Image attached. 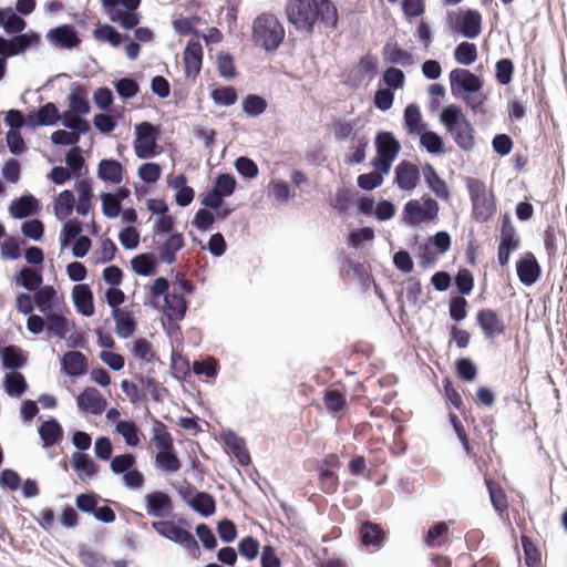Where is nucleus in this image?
<instances>
[{
  "label": "nucleus",
  "instance_id": "nucleus-1",
  "mask_svg": "<svg viewBox=\"0 0 567 567\" xmlns=\"http://www.w3.org/2000/svg\"><path fill=\"white\" fill-rule=\"evenodd\" d=\"M285 13L289 23L309 34L313 33L317 22L332 31L339 23L338 9L331 0H289Z\"/></svg>",
  "mask_w": 567,
  "mask_h": 567
},
{
  "label": "nucleus",
  "instance_id": "nucleus-2",
  "mask_svg": "<svg viewBox=\"0 0 567 567\" xmlns=\"http://www.w3.org/2000/svg\"><path fill=\"white\" fill-rule=\"evenodd\" d=\"M251 38L256 47L266 51H276L285 39V29L270 13L259 14L252 22Z\"/></svg>",
  "mask_w": 567,
  "mask_h": 567
},
{
  "label": "nucleus",
  "instance_id": "nucleus-3",
  "mask_svg": "<svg viewBox=\"0 0 567 567\" xmlns=\"http://www.w3.org/2000/svg\"><path fill=\"white\" fill-rule=\"evenodd\" d=\"M466 187L472 203L473 219L477 223H486L496 212L493 192H487L485 183L473 177L467 179Z\"/></svg>",
  "mask_w": 567,
  "mask_h": 567
},
{
  "label": "nucleus",
  "instance_id": "nucleus-4",
  "mask_svg": "<svg viewBox=\"0 0 567 567\" xmlns=\"http://www.w3.org/2000/svg\"><path fill=\"white\" fill-rule=\"evenodd\" d=\"M142 0H101L104 12L112 22L125 30L137 28L141 14L137 12Z\"/></svg>",
  "mask_w": 567,
  "mask_h": 567
},
{
  "label": "nucleus",
  "instance_id": "nucleus-5",
  "mask_svg": "<svg viewBox=\"0 0 567 567\" xmlns=\"http://www.w3.org/2000/svg\"><path fill=\"white\" fill-rule=\"evenodd\" d=\"M421 200L422 204L417 199H410L404 204L402 221L405 225L416 227L422 223L437 219L439 203L427 194H424Z\"/></svg>",
  "mask_w": 567,
  "mask_h": 567
},
{
  "label": "nucleus",
  "instance_id": "nucleus-6",
  "mask_svg": "<svg viewBox=\"0 0 567 567\" xmlns=\"http://www.w3.org/2000/svg\"><path fill=\"white\" fill-rule=\"evenodd\" d=\"M161 136L159 126L143 121L135 125V140L133 147L140 159L153 158L159 154L157 141Z\"/></svg>",
  "mask_w": 567,
  "mask_h": 567
},
{
  "label": "nucleus",
  "instance_id": "nucleus-7",
  "mask_svg": "<svg viewBox=\"0 0 567 567\" xmlns=\"http://www.w3.org/2000/svg\"><path fill=\"white\" fill-rule=\"evenodd\" d=\"M151 525L162 537L186 548L194 558L200 556L198 543L190 532L176 526L171 520H155Z\"/></svg>",
  "mask_w": 567,
  "mask_h": 567
},
{
  "label": "nucleus",
  "instance_id": "nucleus-8",
  "mask_svg": "<svg viewBox=\"0 0 567 567\" xmlns=\"http://www.w3.org/2000/svg\"><path fill=\"white\" fill-rule=\"evenodd\" d=\"M451 94L460 99L467 93H478L484 86V79L467 69L456 68L449 74Z\"/></svg>",
  "mask_w": 567,
  "mask_h": 567
},
{
  "label": "nucleus",
  "instance_id": "nucleus-9",
  "mask_svg": "<svg viewBox=\"0 0 567 567\" xmlns=\"http://www.w3.org/2000/svg\"><path fill=\"white\" fill-rule=\"evenodd\" d=\"M9 35V38L0 35L1 51L7 60L23 54L27 50L38 45L41 41L40 33L34 30Z\"/></svg>",
  "mask_w": 567,
  "mask_h": 567
},
{
  "label": "nucleus",
  "instance_id": "nucleus-10",
  "mask_svg": "<svg viewBox=\"0 0 567 567\" xmlns=\"http://www.w3.org/2000/svg\"><path fill=\"white\" fill-rule=\"evenodd\" d=\"M451 28L453 31L460 33L467 39H476L482 31V16L475 9H466L460 11L455 17V22H452V14L447 16Z\"/></svg>",
  "mask_w": 567,
  "mask_h": 567
},
{
  "label": "nucleus",
  "instance_id": "nucleus-11",
  "mask_svg": "<svg viewBox=\"0 0 567 567\" xmlns=\"http://www.w3.org/2000/svg\"><path fill=\"white\" fill-rule=\"evenodd\" d=\"M45 38L53 47L63 50H72L81 44L79 32L73 24L69 23L50 29Z\"/></svg>",
  "mask_w": 567,
  "mask_h": 567
},
{
  "label": "nucleus",
  "instance_id": "nucleus-12",
  "mask_svg": "<svg viewBox=\"0 0 567 567\" xmlns=\"http://www.w3.org/2000/svg\"><path fill=\"white\" fill-rule=\"evenodd\" d=\"M146 513L156 518H167L173 515V502L171 496L163 491H154L144 497Z\"/></svg>",
  "mask_w": 567,
  "mask_h": 567
},
{
  "label": "nucleus",
  "instance_id": "nucleus-13",
  "mask_svg": "<svg viewBox=\"0 0 567 567\" xmlns=\"http://www.w3.org/2000/svg\"><path fill=\"white\" fill-rule=\"evenodd\" d=\"M76 404L81 412L101 415L107 406V401L96 388L86 386L78 396Z\"/></svg>",
  "mask_w": 567,
  "mask_h": 567
},
{
  "label": "nucleus",
  "instance_id": "nucleus-14",
  "mask_svg": "<svg viewBox=\"0 0 567 567\" xmlns=\"http://www.w3.org/2000/svg\"><path fill=\"white\" fill-rule=\"evenodd\" d=\"M220 439L227 451L237 460L240 466H247L250 464V454L243 437L228 429L220 433Z\"/></svg>",
  "mask_w": 567,
  "mask_h": 567
},
{
  "label": "nucleus",
  "instance_id": "nucleus-15",
  "mask_svg": "<svg viewBox=\"0 0 567 567\" xmlns=\"http://www.w3.org/2000/svg\"><path fill=\"white\" fill-rule=\"evenodd\" d=\"M394 183L401 190L411 192L420 183V171L411 162L404 159L394 169Z\"/></svg>",
  "mask_w": 567,
  "mask_h": 567
},
{
  "label": "nucleus",
  "instance_id": "nucleus-16",
  "mask_svg": "<svg viewBox=\"0 0 567 567\" xmlns=\"http://www.w3.org/2000/svg\"><path fill=\"white\" fill-rule=\"evenodd\" d=\"M516 272L519 281L526 287H530L537 282L542 269L533 252H526L517 260Z\"/></svg>",
  "mask_w": 567,
  "mask_h": 567
},
{
  "label": "nucleus",
  "instance_id": "nucleus-17",
  "mask_svg": "<svg viewBox=\"0 0 567 567\" xmlns=\"http://www.w3.org/2000/svg\"><path fill=\"white\" fill-rule=\"evenodd\" d=\"M340 466L339 461L336 456H331L329 458H324L321 461L318 472H319V481L320 488L326 494H333L337 492L339 486V478L336 474L334 470Z\"/></svg>",
  "mask_w": 567,
  "mask_h": 567
},
{
  "label": "nucleus",
  "instance_id": "nucleus-18",
  "mask_svg": "<svg viewBox=\"0 0 567 567\" xmlns=\"http://www.w3.org/2000/svg\"><path fill=\"white\" fill-rule=\"evenodd\" d=\"M41 209L40 200L30 193L13 199L9 205V214L14 219H24L35 215Z\"/></svg>",
  "mask_w": 567,
  "mask_h": 567
},
{
  "label": "nucleus",
  "instance_id": "nucleus-19",
  "mask_svg": "<svg viewBox=\"0 0 567 567\" xmlns=\"http://www.w3.org/2000/svg\"><path fill=\"white\" fill-rule=\"evenodd\" d=\"M476 320L486 339H494L505 332L506 327L495 310L481 309Z\"/></svg>",
  "mask_w": 567,
  "mask_h": 567
},
{
  "label": "nucleus",
  "instance_id": "nucleus-20",
  "mask_svg": "<svg viewBox=\"0 0 567 567\" xmlns=\"http://www.w3.org/2000/svg\"><path fill=\"white\" fill-rule=\"evenodd\" d=\"M185 74L187 78H196L203 63V48L199 41L189 40L183 52Z\"/></svg>",
  "mask_w": 567,
  "mask_h": 567
},
{
  "label": "nucleus",
  "instance_id": "nucleus-21",
  "mask_svg": "<svg viewBox=\"0 0 567 567\" xmlns=\"http://www.w3.org/2000/svg\"><path fill=\"white\" fill-rule=\"evenodd\" d=\"M72 301L76 311L84 316L94 315V295L87 284H76L72 289Z\"/></svg>",
  "mask_w": 567,
  "mask_h": 567
},
{
  "label": "nucleus",
  "instance_id": "nucleus-22",
  "mask_svg": "<svg viewBox=\"0 0 567 567\" xmlns=\"http://www.w3.org/2000/svg\"><path fill=\"white\" fill-rule=\"evenodd\" d=\"M35 308L43 315L55 311L61 307L59 301L58 291L51 285H42L33 291Z\"/></svg>",
  "mask_w": 567,
  "mask_h": 567
},
{
  "label": "nucleus",
  "instance_id": "nucleus-23",
  "mask_svg": "<svg viewBox=\"0 0 567 567\" xmlns=\"http://www.w3.org/2000/svg\"><path fill=\"white\" fill-rule=\"evenodd\" d=\"M61 370L71 378H80L87 373V359L80 351H68L61 358Z\"/></svg>",
  "mask_w": 567,
  "mask_h": 567
},
{
  "label": "nucleus",
  "instance_id": "nucleus-24",
  "mask_svg": "<svg viewBox=\"0 0 567 567\" xmlns=\"http://www.w3.org/2000/svg\"><path fill=\"white\" fill-rule=\"evenodd\" d=\"M63 308L44 315L47 320V333L50 337L65 339L66 333L74 324L62 313Z\"/></svg>",
  "mask_w": 567,
  "mask_h": 567
},
{
  "label": "nucleus",
  "instance_id": "nucleus-25",
  "mask_svg": "<svg viewBox=\"0 0 567 567\" xmlns=\"http://www.w3.org/2000/svg\"><path fill=\"white\" fill-rule=\"evenodd\" d=\"M44 449H50L63 440V427L55 417H49L38 429Z\"/></svg>",
  "mask_w": 567,
  "mask_h": 567
},
{
  "label": "nucleus",
  "instance_id": "nucleus-26",
  "mask_svg": "<svg viewBox=\"0 0 567 567\" xmlns=\"http://www.w3.org/2000/svg\"><path fill=\"white\" fill-rule=\"evenodd\" d=\"M188 310V301L179 292L173 291L166 296L162 306V311L167 320H183Z\"/></svg>",
  "mask_w": 567,
  "mask_h": 567
},
{
  "label": "nucleus",
  "instance_id": "nucleus-27",
  "mask_svg": "<svg viewBox=\"0 0 567 567\" xmlns=\"http://www.w3.org/2000/svg\"><path fill=\"white\" fill-rule=\"evenodd\" d=\"M25 16L17 14L12 7H0V27L7 34L24 33L27 28Z\"/></svg>",
  "mask_w": 567,
  "mask_h": 567
},
{
  "label": "nucleus",
  "instance_id": "nucleus-28",
  "mask_svg": "<svg viewBox=\"0 0 567 567\" xmlns=\"http://www.w3.org/2000/svg\"><path fill=\"white\" fill-rule=\"evenodd\" d=\"M185 247V239L182 233H173L162 244L157 259L167 265L176 261V254Z\"/></svg>",
  "mask_w": 567,
  "mask_h": 567
},
{
  "label": "nucleus",
  "instance_id": "nucleus-29",
  "mask_svg": "<svg viewBox=\"0 0 567 567\" xmlns=\"http://www.w3.org/2000/svg\"><path fill=\"white\" fill-rule=\"evenodd\" d=\"M72 467L78 473L82 482L90 481L95 477L100 471V466L93 462L86 453L75 452L72 455Z\"/></svg>",
  "mask_w": 567,
  "mask_h": 567
},
{
  "label": "nucleus",
  "instance_id": "nucleus-30",
  "mask_svg": "<svg viewBox=\"0 0 567 567\" xmlns=\"http://www.w3.org/2000/svg\"><path fill=\"white\" fill-rule=\"evenodd\" d=\"M424 182L426 186L441 199L449 200L451 193L446 182L440 177L436 169L429 163L423 166Z\"/></svg>",
  "mask_w": 567,
  "mask_h": 567
},
{
  "label": "nucleus",
  "instance_id": "nucleus-31",
  "mask_svg": "<svg viewBox=\"0 0 567 567\" xmlns=\"http://www.w3.org/2000/svg\"><path fill=\"white\" fill-rule=\"evenodd\" d=\"M131 268L142 277H152L157 274L158 259L152 252H142L131 259Z\"/></svg>",
  "mask_w": 567,
  "mask_h": 567
},
{
  "label": "nucleus",
  "instance_id": "nucleus-32",
  "mask_svg": "<svg viewBox=\"0 0 567 567\" xmlns=\"http://www.w3.org/2000/svg\"><path fill=\"white\" fill-rule=\"evenodd\" d=\"M0 357L2 367L14 372L27 364L24 351L16 344L0 348Z\"/></svg>",
  "mask_w": 567,
  "mask_h": 567
},
{
  "label": "nucleus",
  "instance_id": "nucleus-33",
  "mask_svg": "<svg viewBox=\"0 0 567 567\" xmlns=\"http://www.w3.org/2000/svg\"><path fill=\"white\" fill-rule=\"evenodd\" d=\"M123 166L114 158H103L97 165V177L103 182L120 184L123 181Z\"/></svg>",
  "mask_w": 567,
  "mask_h": 567
},
{
  "label": "nucleus",
  "instance_id": "nucleus-34",
  "mask_svg": "<svg viewBox=\"0 0 567 567\" xmlns=\"http://www.w3.org/2000/svg\"><path fill=\"white\" fill-rule=\"evenodd\" d=\"M375 153L396 158L401 144L390 131H379L374 138Z\"/></svg>",
  "mask_w": 567,
  "mask_h": 567
},
{
  "label": "nucleus",
  "instance_id": "nucleus-35",
  "mask_svg": "<svg viewBox=\"0 0 567 567\" xmlns=\"http://www.w3.org/2000/svg\"><path fill=\"white\" fill-rule=\"evenodd\" d=\"M359 536L361 543L367 547H381L385 539V533L381 525L373 522L362 523Z\"/></svg>",
  "mask_w": 567,
  "mask_h": 567
},
{
  "label": "nucleus",
  "instance_id": "nucleus-36",
  "mask_svg": "<svg viewBox=\"0 0 567 567\" xmlns=\"http://www.w3.org/2000/svg\"><path fill=\"white\" fill-rule=\"evenodd\" d=\"M14 281L18 287L33 292L43 285V276L41 269L24 266L16 274Z\"/></svg>",
  "mask_w": 567,
  "mask_h": 567
},
{
  "label": "nucleus",
  "instance_id": "nucleus-37",
  "mask_svg": "<svg viewBox=\"0 0 567 567\" xmlns=\"http://www.w3.org/2000/svg\"><path fill=\"white\" fill-rule=\"evenodd\" d=\"M112 318L115 320V333L120 338L127 339L136 331L137 321L131 310L123 308L118 313L112 315Z\"/></svg>",
  "mask_w": 567,
  "mask_h": 567
},
{
  "label": "nucleus",
  "instance_id": "nucleus-38",
  "mask_svg": "<svg viewBox=\"0 0 567 567\" xmlns=\"http://www.w3.org/2000/svg\"><path fill=\"white\" fill-rule=\"evenodd\" d=\"M95 40L107 42L113 48H118L124 41L128 40L127 33H121L117 29L109 23L97 24L93 31Z\"/></svg>",
  "mask_w": 567,
  "mask_h": 567
},
{
  "label": "nucleus",
  "instance_id": "nucleus-39",
  "mask_svg": "<svg viewBox=\"0 0 567 567\" xmlns=\"http://www.w3.org/2000/svg\"><path fill=\"white\" fill-rule=\"evenodd\" d=\"M71 92L69 94V107L70 110L78 115H86L90 110V102L86 97V90L80 85L79 83H72L70 87Z\"/></svg>",
  "mask_w": 567,
  "mask_h": 567
},
{
  "label": "nucleus",
  "instance_id": "nucleus-40",
  "mask_svg": "<svg viewBox=\"0 0 567 567\" xmlns=\"http://www.w3.org/2000/svg\"><path fill=\"white\" fill-rule=\"evenodd\" d=\"M188 506L205 518L213 516L216 512V501L214 496L204 491L196 493L194 499L188 502Z\"/></svg>",
  "mask_w": 567,
  "mask_h": 567
},
{
  "label": "nucleus",
  "instance_id": "nucleus-41",
  "mask_svg": "<svg viewBox=\"0 0 567 567\" xmlns=\"http://www.w3.org/2000/svg\"><path fill=\"white\" fill-rule=\"evenodd\" d=\"M404 126L410 134H421L426 128L423 122L420 107L415 103H410L404 109Z\"/></svg>",
  "mask_w": 567,
  "mask_h": 567
},
{
  "label": "nucleus",
  "instance_id": "nucleus-42",
  "mask_svg": "<svg viewBox=\"0 0 567 567\" xmlns=\"http://www.w3.org/2000/svg\"><path fill=\"white\" fill-rule=\"evenodd\" d=\"M75 206V196L73 190L64 189L55 198L53 210L60 221H64L72 213Z\"/></svg>",
  "mask_w": 567,
  "mask_h": 567
},
{
  "label": "nucleus",
  "instance_id": "nucleus-43",
  "mask_svg": "<svg viewBox=\"0 0 567 567\" xmlns=\"http://www.w3.org/2000/svg\"><path fill=\"white\" fill-rule=\"evenodd\" d=\"M455 144L463 151L468 152L474 148V128L470 120H464L453 132H449Z\"/></svg>",
  "mask_w": 567,
  "mask_h": 567
},
{
  "label": "nucleus",
  "instance_id": "nucleus-44",
  "mask_svg": "<svg viewBox=\"0 0 567 567\" xmlns=\"http://www.w3.org/2000/svg\"><path fill=\"white\" fill-rule=\"evenodd\" d=\"M83 224L76 217L69 218L64 221L60 231L59 241L61 249H65L72 245V241L82 236Z\"/></svg>",
  "mask_w": 567,
  "mask_h": 567
},
{
  "label": "nucleus",
  "instance_id": "nucleus-45",
  "mask_svg": "<svg viewBox=\"0 0 567 567\" xmlns=\"http://www.w3.org/2000/svg\"><path fill=\"white\" fill-rule=\"evenodd\" d=\"M464 120L468 118L464 115L461 106L456 104L444 106L440 114V121L447 132H453L458 125L463 124Z\"/></svg>",
  "mask_w": 567,
  "mask_h": 567
},
{
  "label": "nucleus",
  "instance_id": "nucleus-46",
  "mask_svg": "<svg viewBox=\"0 0 567 567\" xmlns=\"http://www.w3.org/2000/svg\"><path fill=\"white\" fill-rule=\"evenodd\" d=\"M491 504L498 513H503L508 508V502L504 489L493 478L485 476L484 478Z\"/></svg>",
  "mask_w": 567,
  "mask_h": 567
},
{
  "label": "nucleus",
  "instance_id": "nucleus-47",
  "mask_svg": "<svg viewBox=\"0 0 567 567\" xmlns=\"http://www.w3.org/2000/svg\"><path fill=\"white\" fill-rule=\"evenodd\" d=\"M181 466V461L174 449L159 451L155 456V467L164 473H176Z\"/></svg>",
  "mask_w": 567,
  "mask_h": 567
},
{
  "label": "nucleus",
  "instance_id": "nucleus-48",
  "mask_svg": "<svg viewBox=\"0 0 567 567\" xmlns=\"http://www.w3.org/2000/svg\"><path fill=\"white\" fill-rule=\"evenodd\" d=\"M121 117V113L115 109L106 111V113H97L93 116L94 127L102 134H111L116 125V120Z\"/></svg>",
  "mask_w": 567,
  "mask_h": 567
},
{
  "label": "nucleus",
  "instance_id": "nucleus-49",
  "mask_svg": "<svg viewBox=\"0 0 567 567\" xmlns=\"http://www.w3.org/2000/svg\"><path fill=\"white\" fill-rule=\"evenodd\" d=\"M3 389L9 396L20 398L28 390V383L21 372L8 373L3 378Z\"/></svg>",
  "mask_w": 567,
  "mask_h": 567
},
{
  "label": "nucleus",
  "instance_id": "nucleus-50",
  "mask_svg": "<svg viewBox=\"0 0 567 567\" xmlns=\"http://www.w3.org/2000/svg\"><path fill=\"white\" fill-rule=\"evenodd\" d=\"M115 431L123 437L126 445L135 447L140 444V430L132 420H120L116 422Z\"/></svg>",
  "mask_w": 567,
  "mask_h": 567
},
{
  "label": "nucleus",
  "instance_id": "nucleus-51",
  "mask_svg": "<svg viewBox=\"0 0 567 567\" xmlns=\"http://www.w3.org/2000/svg\"><path fill=\"white\" fill-rule=\"evenodd\" d=\"M383 54L392 64H400L402 66H411L414 63L413 55L400 48L398 44L386 43L383 47Z\"/></svg>",
  "mask_w": 567,
  "mask_h": 567
},
{
  "label": "nucleus",
  "instance_id": "nucleus-52",
  "mask_svg": "<svg viewBox=\"0 0 567 567\" xmlns=\"http://www.w3.org/2000/svg\"><path fill=\"white\" fill-rule=\"evenodd\" d=\"M65 164L73 177L80 178L86 172L83 150L80 146L71 147L65 155Z\"/></svg>",
  "mask_w": 567,
  "mask_h": 567
},
{
  "label": "nucleus",
  "instance_id": "nucleus-53",
  "mask_svg": "<svg viewBox=\"0 0 567 567\" xmlns=\"http://www.w3.org/2000/svg\"><path fill=\"white\" fill-rule=\"evenodd\" d=\"M267 100L258 94H248L241 101L243 112L248 117H258L267 110Z\"/></svg>",
  "mask_w": 567,
  "mask_h": 567
},
{
  "label": "nucleus",
  "instance_id": "nucleus-54",
  "mask_svg": "<svg viewBox=\"0 0 567 567\" xmlns=\"http://www.w3.org/2000/svg\"><path fill=\"white\" fill-rule=\"evenodd\" d=\"M169 286L171 282L166 277H157L148 288L150 301L144 303L157 308L159 306V298L163 297L166 300V296L172 293L169 292Z\"/></svg>",
  "mask_w": 567,
  "mask_h": 567
},
{
  "label": "nucleus",
  "instance_id": "nucleus-55",
  "mask_svg": "<svg viewBox=\"0 0 567 567\" xmlns=\"http://www.w3.org/2000/svg\"><path fill=\"white\" fill-rule=\"evenodd\" d=\"M420 135V144L432 155H441L444 153V141L436 132L424 130Z\"/></svg>",
  "mask_w": 567,
  "mask_h": 567
},
{
  "label": "nucleus",
  "instance_id": "nucleus-56",
  "mask_svg": "<svg viewBox=\"0 0 567 567\" xmlns=\"http://www.w3.org/2000/svg\"><path fill=\"white\" fill-rule=\"evenodd\" d=\"M113 86L118 97L123 101L133 99L140 93L138 83L128 75L114 80Z\"/></svg>",
  "mask_w": 567,
  "mask_h": 567
},
{
  "label": "nucleus",
  "instance_id": "nucleus-57",
  "mask_svg": "<svg viewBox=\"0 0 567 567\" xmlns=\"http://www.w3.org/2000/svg\"><path fill=\"white\" fill-rule=\"evenodd\" d=\"M153 443L158 452L173 450L174 447L173 437L168 432L167 426L158 420H155L153 425Z\"/></svg>",
  "mask_w": 567,
  "mask_h": 567
},
{
  "label": "nucleus",
  "instance_id": "nucleus-58",
  "mask_svg": "<svg viewBox=\"0 0 567 567\" xmlns=\"http://www.w3.org/2000/svg\"><path fill=\"white\" fill-rule=\"evenodd\" d=\"M477 47L473 42L463 41L454 50V59L458 64L468 66L477 60Z\"/></svg>",
  "mask_w": 567,
  "mask_h": 567
},
{
  "label": "nucleus",
  "instance_id": "nucleus-59",
  "mask_svg": "<svg viewBox=\"0 0 567 567\" xmlns=\"http://www.w3.org/2000/svg\"><path fill=\"white\" fill-rule=\"evenodd\" d=\"M236 186L237 181L233 174L219 173L215 177L212 188L224 198H227L235 193Z\"/></svg>",
  "mask_w": 567,
  "mask_h": 567
},
{
  "label": "nucleus",
  "instance_id": "nucleus-60",
  "mask_svg": "<svg viewBox=\"0 0 567 567\" xmlns=\"http://www.w3.org/2000/svg\"><path fill=\"white\" fill-rule=\"evenodd\" d=\"M499 245L503 246H513L514 248H518L519 239L516 235V229L513 225L512 217L509 214H504L502 217L501 225V236H499Z\"/></svg>",
  "mask_w": 567,
  "mask_h": 567
},
{
  "label": "nucleus",
  "instance_id": "nucleus-61",
  "mask_svg": "<svg viewBox=\"0 0 567 567\" xmlns=\"http://www.w3.org/2000/svg\"><path fill=\"white\" fill-rule=\"evenodd\" d=\"M358 194L359 193L352 188H339L334 195L333 202L331 203V207L339 214H346L350 206L354 203V197Z\"/></svg>",
  "mask_w": 567,
  "mask_h": 567
},
{
  "label": "nucleus",
  "instance_id": "nucleus-62",
  "mask_svg": "<svg viewBox=\"0 0 567 567\" xmlns=\"http://www.w3.org/2000/svg\"><path fill=\"white\" fill-rule=\"evenodd\" d=\"M134 379L143 386L146 388L152 399L155 402H163L164 396L168 394L166 388L162 386L154 378L145 377L140 373H135Z\"/></svg>",
  "mask_w": 567,
  "mask_h": 567
},
{
  "label": "nucleus",
  "instance_id": "nucleus-63",
  "mask_svg": "<svg viewBox=\"0 0 567 567\" xmlns=\"http://www.w3.org/2000/svg\"><path fill=\"white\" fill-rule=\"evenodd\" d=\"M381 82L385 85V89L396 91L403 87L405 74L399 68L388 66L382 73Z\"/></svg>",
  "mask_w": 567,
  "mask_h": 567
},
{
  "label": "nucleus",
  "instance_id": "nucleus-64",
  "mask_svg": "<svg viewBox=\"0 0 567 567\" xmlns=\"http://www.w3.org/2000/svg\"><path fill=\"white\" fill-rule=\"evenodd\" d=\"M210 99L218 106H231L237 100V91L233 86H219L210 92Z\"/></svg>",
  "mask_w": 567,
  "mask_h": 567
}]
</instances>
